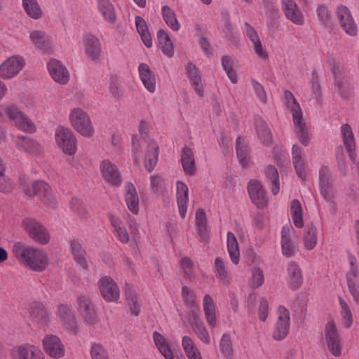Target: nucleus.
Masks as SVG:
<instances>
[{"instance_id":"nucleus-34","label":"nucleus","mask_w":359,"mask_h":359,"mask_svg":"<svg viewBox=\"0 0 359 359\" xmlns=\"http://www.w3.org/2000/svg\"><path fill=\"white\" fill-rule=\"evenodd\" d=\"M158 146L155 141H149L145 149L144 166L147 171L151 172L158 161Z\"/></svg>"},{"instance_id":"nucleus-35","label":"nucleus","mask_w":359,"mask_h":359,"mask_svg":"<svg viewBox=\"0 0 359 359\" xmlns=\"http://www.w3.org/2000/svg\"><path fill=\"white\" fill-rule=\"evenodd\" d=\"M287 280L290 287L297 289L303 282L302 272L299 264L295 262H290L287 266Z\"/></svg>"},{"instance_id":"nucleus-20","label":"nucleus","mask_w":359,"mask_h":359,"mask_svg":"<svg viewBox=\"0 0 359 359\" xmlns=\"http://www.w3.org/2000/svg\"><path fill=\"white\" fill-rule=\"evenodd\" d=\"M248 191L252 202L259 208L268 203V198L260 181L252 180L248 184Z\"/></svg>"},{"instance_id":"nucleus-8","label":"nucleus","mask_w":359,"mask_h":359,"mask_svg":"<svg viewBox=\"0 0 359 359\" xmlns=\"http://www.w3.org/2000/svg\"><path fill=\"white\" fill-rule=\"evenodd\" d=\"M24 191L28 196H39L47 205L53 207L55 205V198L52 193L51 188L44 181L32 182L25 186Z\"/></svg>"},{"instance_id":"nucleus-11","label":"nucleus","mask_w":359,"mask_h":359,"mask_svg":"<svg viewBox=\"0 0 359 359\" xmlns=\"http://www.w3.org/2000/svg\"><path fill=\"white\" fill-rule=\"evenodd\" d=\"M29 41L36 49L46 53H50L55 49L53 36L42 30L29 32Z\"/></svg>"},{"instance_id":"nucleus-40","label":"nucleus","mask_w":359,"mask_h":359,"mask_svg":"<svg viewBox=\"0 0 359 359\" xmlns=\"http://www.w3.org/2000/svg\"><path fill=\"white\" fill-rule=\"evenodd\" d=\"M255 126L259 138L265 145H270L272 142V134L265 121L257 116L255 118Z\"/></svg>"},{"instance_id":"nucleus-29","label":"nucleus","mask_w":359,"mask_h":359,"mask_svg":"<svg viewBox=\"0 0 359 359\" xmlns=\"http://www.w3.org/2000/svg\"><path fill=\"white\" fill-rule=\"evenodd\" d=\"M203 309L208 325L213 328L216 326L218 314L216 303L210 294H205L203 299Z\"/></svg>"},{"instance_id":"nucleus-3","label":"nucleus","mask_w":359,"mask_h":359,"mask_svg":"<svg viewBox=\"0 0 359 359\" xmlns=\"http://www.w3.org/2000/svg\"><path fill=\"white\" fill-rule=\"evenodd\" d=\"M71 126L81 136L90 138L95 134V129L89 114L81 107L72 109L69 114Z\"/></svg>"},{"instance_id":"nucleus-22","label":"nucleus","mask_w":359,"mask_h":359,"mask_svg":"<svg viewBox=\"0 0 359 359\" xmlns=\"http://www.w3.org/2000/svg\"><path fill=\"white\" fill-rule=\"evenodd\" d=\"M319 187L320 194L325 200L332 202L334 193L332 188L331 172L328 168L322 166L319 170Z\"/></svg>"},{"instance_id":"nucleus-54","label":"nucleus","mask_w":359,"mask_h":359,"mask_svg":"<svg viewBox=\"0 0 359 359\" xmlns=\"http://www.w3.org/2000/svg\"><path fill=\"white\" fill-rule=\"evenodd\" d=\"M348 262L349 264V270L346 273V280L358 279L359 266L356 257L353 255L348 253Z\"/></svg>"},{"instance_id":"nucleus-51","label":"nucleus","mask_w":359,"mask_h":359,"mask_svg":"<svg viewBox=\"0 0 359 359\" xmlns=\"http://www.w3.org/2000/svg\"><path fill=\"white\" fill-rule=\"evenodd\" d=\"M236 149L238 161L241 165L245 167L250 163V157L245 140L242 137H238L236 143Z\"/></svg>"},{"instance_id":"nucleus-5","label":"nucleus","mask_w":359,"mask_h":359,"mask_svg":"<svg viewBox=\"0 0 359 359\" xmlns=\"http://www.w3.org/2000/svg\"><path fill=\"white\" fill-rule=\"evenodd\" d=\"M57 145L67 155L74 156L77 151V139L74 133L63 126L57 127L55 132Z\"/></svg>"},{"instance_id":"nucleus-62","label":"nucleus","mask_w":359,"mask_h":359,"mask_svg":"<svg viewBox=\"0 0 359 359\" xmlns=\"http://www.w3.org/2000/svg\"><path fill=\"white\" fill-rule=\"evenodd\" d=\"M251 83L257 97L264 104L267 102V96L262 85L255 79L251 80Z\"/></svg>"},{"instance_id":"nucleus-58","label":"nucleus","mask_w":359,"mask_h":359,"mask_svg":"<svg viewBox=\"0 0 359 359\" xmlns=\"http://www.w3.org/2000/svg\"><path fill=\"white\" fill-rule=\"evenodd\" d=\"M70 208L78 217L84 218L87 215V208L83 201L77 198H72L70 202Z\"/></svg>"},{"instance_id":"nucleus-16","label":"nucleus","mask_w":359,"mask_h":359,"mask_svg":"<svg viewBox=\"0 0 359 359\" xmlns=\"http://www.w3.org/2000/svg\"><path fill=\"white\" fill-rule=\"evenodd\" d=\"M100 172L102 179L107 183L119 187L121 178L118 166L109 159H104L100 163Z\"/></svg>"},{"instance_id":"nucleus-19","label":"nucleus","mask_w":359,"mask_h":359,"mask_svg":"<svg viewBox=\"0 0 359 359\" xmlns=\"http://www.w3.org/2000/svg\"><path fill=\"white\" fill-rule=\"evenodd\" d=\"M337 15L342 29L351 36L358 34V27L349 9L344 6H339Z\"/></svg>"},{"instance_id":"nucleus-63","label":"nucleus","mask_w":359,"mask_h":359,"mask_svg":"<svg viewBox=\"0 0 359 359\" xmlns=\"http://www.w3.org/2000/svg\"><path fill=\"white\" fill-rule=\"evenodd\" d=\"M317 15L320 21L328 25L331 22V13L327 7L319 6L317 8Z\"/></svg>"},{"instance_id":"nucleus-45","label":"nucleus","mask_w":359,"mask_h":359,"mask_svg":"<svg viewBox=\"0 0 359 359\" xmlns=\"http://www.w3.org/2000/svg\"><path fill=\"white\" fill-rule=\"evenodd\" d=\"M163 19L168 27L173 32H178L181 25L177 18L175 11L168 6H163L161 8Z\"/></svg>"},{"instance_id":"nucleus-59","label":"nucleus","mask_w":359,"mask_h":359,"mask_svg":"<svg viewBox=\"0 0 359 359\" xmlns=\"http://www.w3.org/2000/svg\"><path fill=\"white\" fill-rule=\"evenodd\" d=\"M264 281V277L262 271L259 268H253L251 270V277L250 278V286L255 289L260 287Z\"/></svg>"},{"instance_id":"nucleus-12","label":"nucleus","mask_w":359,"mask_h":359,"mask_svg":"<svg viewBox=\"0 0 359 359\" xmlns=\"http://www.w3.org/2000/svg\"><path fill=\"white\" fill-rule=\"evenodd\" d=\"M277 321L273 331V338L280 341L288 334L290 327V313L287 309L283 306H279L277 310Z\"/></svg>"},{"instance_id":"nucleus-4","label":"nucleus","mask_w":359,"mask_h":359,"mask_svg":"<svg viewBox=\"0 0 359 359\" xmlns=\"http://www.w3.org/2000/svg\"><path fill=\"white\" fill-rule=\"evenodd\" d=\"M110 222L116 238L123 244H126L129 242L130 235L134 240H136L140 235V226L134 217L128 216V219L127 220L130 231V234L128 233L123 222L116 215H111Z\"/></svg>"},{"instance_id":"nucleus-30","label":"nucleus","mask_w":359,"mask_h":359,"mask_svg":"<svg viewBox=\"0 0 359 359\" xmlns=\"http://www.w3.org/2000/svg\"><path fill=\"white\" fill-rule=\"evenodd\" d=\"M97 11L104 22L115 24L117 15L115 7L110 0H95Z\"/></svg>"},{"instance_id":"nucleus-46","label":"nucleus","mask_w":359,"mask_h":359,"mask_svg":"<svg viewBox=\"0 0 359 359\" xmlns=\"http://www.w3.org/2000/svg\"><path fill=\"white\" fill-rule=\"evenodd\" d=\"M22 6L26 14L34 20L40 19L43 15L37 0H22Z\"/></svg>"},{"instance_id":"nucleus-27","label":"nucleus","mask_w":359,"mask_h":359,"mask_svg":"<svg viewBox=\"0 0 359 359\" xmlns=\"http://www.w3.org/2000/svg\"><path fill=\"white\" fill-rule=\"evenodd\" d=\"M189 323L201 341L205 344H210L211 339L209 332L197 313L192 311L189 314Z\"/></svg>"},{"instance_id":"nucleus-7","label":"nucleus","mask_w":359,"mask_h":359,"mask_svg":"<svg viewBox=\"0 0 359 359\" xmlns=\"http://www.w3.org/2000/svg\"><path fill=\"white\" fill-rule=\"evenodd\" d=\"M26 65L25 57L20 55H13L0 64V78L3 80H10L16 77L24 69Z\"/></svg>"},{"instance_id":"nucleus-37","label":"nucleus","mask_w":359,"mask_h":359,"mask_svg":"<svg viewBox=\"0 0 359 359\" xmlns=\"http://www.w3.org/2000/svg\"><path fill=\"white\" fill-rule=\"evenodd\" d=\"M181 161L183 170L186 175H194L196 172L195 160L193 151L185 147L182 151Z\"/></svg>"},{"instance_id":"nucleus-31","label":"nucleus","mask_w":359,"mask_h":359,"mask_svg":"<svg viewBox=\"0 0 359 359\" xmlns=\"http://www.w3.org/2000/svg\"><path fill=\"white\" fill-rule=\"evenodd\" d=\"M138 72L140 79L147 90L150 93H155L156 90V79L154 73L149 65L145 63L140 64Z\"/></svg>"},{"instance_id":"nucleus-6","label":"nucleus","mask_w":359,"mask_h":359,"mask_svg":"<svg viewBox=\"0 0 359 359\" xmlns=\"http://www.w3.org/2000/svg\"><path fill=\"white\" fill-rule=\"evenodd\" d=\"M22 226L29 236L36 243L46 245L50 240L48 230L34 218L27 217L22 220Z\"/></svg>"},{"instance_id":"nucleus-13","label":"nucleus","mask_w":359,"mask_h":359,"mask_svg":"<svg viewBox=\"0 0 359 359\" xmlns=\"http://www.w3.org/2000/svg\"><path fill=\"white\" fill-rule=\"evenodd\" d=\"M79 44L88 58L95 62L100 60L102 45L100 39L95 35L90 33L83 34Z\"/></svg>"},{"instance_id":"nucleus-50","label":"nucleus","mask_w":359,"mask_h":359,"mask_svg":"<svg viewBox=\"0 0 359 359\" xmlns=\"http://www.w3.org/2000/svg\"><path fill=\"white\" fill-rule=\"evenodd\" d=\"M335 86L342 98H348L353 95V87L351 83L341 75H335Z\"/></svg>"},{"instance_id":"nucleus-23","label":"nucleus","mask_w":359,"mask_h":359,"mask_svg":"<svg viewBox=\"0 0 359 359\" xmlns=\"http://www.w3.org/2000/svg\"><path fill=\"white\" fill-rule=\"evenodd\" d=\"M294 229L290 224L283 226L281 230V248L283 255L291 257L295 254V245L292 242Z\"/></svg>"},{"instance_id":"nucleus-17","label":"nucleus","mask_w":359,"mask_h":359,"mask_svg":"<svg viewBox=\"0 0 359 359\" xmlns=\"http://www.w3.org/2000/svg\"><path fill=\"white\" fill-rule=\"evenodd\" d=\"M43 348L52 358L60 359L65 354V348L60 339L54 334H46L42 340Z\"/></svg>"},{"instance_id":"nucleus-41","label":"nucleus","mask_w":359,"mask_h":359,"mask_svg":"<svg viewBox=\"0 0 359 359\" xmlns=\"http://www.w3.org/2000/svg\"><path fill=\"white\" fill-rule=\"evenodd\" d=\"M158 44L159 48L168 57L174 54V45L168 32L159 30L157 33Z\"/></svg>"},{"instance_id":"nucleus-64","label":"nucleus","mask_w":359,"mask_h":359,"mask_svg":"<svg viewBox=\"0 0 359 359\" xmlns=\"http://www.w3.org/2000/svg\"><path fill=\"white\" fill-rule=\"evenodd\" d=\"M13 187L11 179L6 177L2 171H0V191L8 193L13 190Z\"/></svg>"},{"instance_id":"nucleus-57","label":"nucleus","mask_w":359,"mask_h":359,"mask_svg":"<svg viewBox=\"0 0 359 359\" xmlns=\"http://www.w3.org/2000/svg\"><path fill=\"white\" fill-rule=\"evenodd\" d=\"M220 347L226 359H234V351L231 346L230 337L228 334H223L220 341Z\"/></svg>"},{"instance_id":"nucleus-36","label":"nucleus","mask_w":359,"mask_h":359,"mask_svg":"<svg viewBox=\"0 0 359 359\" xmlns=\"http://www.w3.org/2000/svg\"><path fill=\"white\" fill-rule=\"evenodd\" d=\"M340 323L343 327L349 329L354 322V317L350 305L342 297H339Z\"/></svg>"},{"instance_id":"nucleus-44","label":"nucleus","mask_w":359,"mask_h":359,"mask_svg":"<svg viewBox=\"0 0 359 359\" xmlns=\"http://www.w3.org/2000/svg\"><path fill=\"white\" fill-rule=\"evenodd\" d=\"M227 251L231 261L234 264L240 262V250L236 237L232 232H228L226 235Z\"/></svg>"},{"instance_id":"nucleus-10","label":"nucleus","mask_w":359,"mask_h":359,"mask_svg":"<svg viewBox=\"0 0 359 359\" xmlns=\"http://www.w3.org/2000/svg\"><path fill=\"white\" fill-rule=\"evenodd\" d=\"M325 337L328 350L334 356L339 357L342 353L343 344L333 319L329 320L325 325Z\"/></svg>"},{"instance_id":"nucleus-28","label":"nucleus","mask_w":359,"mask_h":359,"mask_svg":"<svg viewBox=\"0 0 359 359\" xmlns=\"http://www.w3.org/2000/svg\"><path fill=\"white\" fill-rule=\"evenodd\" d=\"M176 200L179 214L182 218H184L189 204V189L187 185L182 181L176 182Z\"/></svg>"},{"instance_id":"nucleus-42","label":"nucleus","mask_w":359,"mask_h":359,"mask_svg":"<svg viewBox=\"0 0 359 359\" xmlns=\"http://www.w3.org/2000/svg\"><path fill=\"white\" fill-rule=\"evenodd\" d=\"M318 229L313 224L305 229L302 241L306 250L310 251L316 247L318 238Z\"/></svg>"},{"instance_id":"nucleus-43","label":"nucleus","mask_w":359,"mask_h":359,"mask_svg":"<svg viewBox=\"0 0 359 359\" xmlns=\"http://www.w3.org/2000/svg\"><path fill=\"white\" fill-rule=\"evenodd\" d=\"M290 214L294 225L299 229H302L304 225L303 208L300 201L297 199H293L290 205Z\"/></svg>"},{"instance_id":"nucleus-15","label":"nucleus","mask_w":359,"mask_h":359,"mask_svg":"<svg viewBox=\"0 0 359 359\" xmlns=\"http://www.w3.org/2000/svg\"><path fill=\"white\" fill-rule=\"evenodd\" d=\"M52 79L60 85H66L70 80V73L66 66L57 59H50L46 65Z\"/></svg>"},{"instance_id":"nucleus-21","label":"nucleus","mask_w":359,"mask_h":359,"mask_svg":"<svg viewBox=\"0 0 359 359\" xmlns=\"http://www.w3.org/2000/svg\"><path fill=\"white\" fill-rule=\"evenodd\" d=\"M14 144L19 151L30 154L38 155L43 151L41 144L37 140L23 135L16 137Z\"/></svg>"},{"instance_id":"nucleus-38","label":"nucleus","mask_w":359,"mask_h":359,"mask_svg":"<svg viewBox=\"0 0 359 359\" xmlns=\"http://www.w3.org/2000/svg\"><path fill=\"white\" fill-rule=\"evenodd\" d=\"M135 24L138 34L140 35L142 41L147 48H151L153 46L152 39L149 29L148 25L145 20L141 16L135 18Z\"/></svg>"},{"instance_id":"nucleus-33","label":"nucleus","mask_w":359,"mask_h":359,"mask_svg":"<svg viewBox=\"0 0 359 359\" xmlns=\"http://www.w3.org/2000/svg\"><path fill=\"white\" fill-rule=\"evenodd\" d=\"M292 161L297 175L302 180H306V172L304 161V152L302 147L294 144L292 149Z\"/></svg>"},{"instance_id":"nucleus-2","label":"nucleus","mask_w":359,"mask_h":359,"mask_svg":"<svg viewBox=\"0 0 359 359\" xmlns=\"http://www.w3.org/2000/svg\"><path fill=\"white\" fill-rule=\"evenodd\" d=\"M284 97L287 108L292 114L297 135L301 143L304 146H307L310 142V137L306 124L303 120V112L302 108L290 91L285 90Z\"/></svg>"},{"instance_id":"nucleus-47","label":"nucleus","mask_w":359,"mask_h":359,"mask_svg":"<svg viewBox=\"0 0 359 359\" xmlns=\"http://www.w3.org/2000/svg\"><path fill=\"white\" fill-rule=\"evenodd\" d=\"M214 271L219 282L224 285L229 283L230 275L228 266L225 262L221 258H216L214 262Z\"/></svg>"},{"instance_id":"nucleus-53","label":"nucleus","mask_w":359,"mask_h":359,"mask_svg":"<svg viewBox=\"0 0 359 359\" xmlns=\"http://www.w3.org/2000/svg\"><path fill=\"white\" fill-rule=\"evenodd\" d=\"M71 246L76 262H78L83 268H86L88 266V261L82 250L81 243L79 241H74L72 242Z\"/></svg>"},{"instance_id":"nucleus-32","label":"nucleus","mask_w":359,"mask_h":359,"mask_svg":"<svg viewBox=\"0 0 359 359\" xmlns=\"http://www.w3.org/2000/svg\"><path fill=\"white\" fill-rule=\"evenodd\" d=\"M152 337L155 346L159 353L165 359H174L173 349L168 339L156 331L153 332Z\"/></svg>"},{"instance_id":"nucleus-56","label":"nucleus","mask_w":359,"mask_h":359,"mask_svg":"<svg viewBox=\"0 0 359 359\" xmlns=\"http://www.w3.org/2000/svg\"><path fill=\"white\" fill-rule=\"evenodd\" d=\"M92 359H110L107 350L99 343H93L90 348Z\"/></svg>"},{"instance_id":"nucleus-25","label":"nucleus","mask_w":359,"mask_h":359,"mask_svg":"<svg viewBox=\"0 0 359 359\" xmlns=\"http://www.w3.org/2000/svg\"><path fill=\"white\" fill-rule=\"evenodd\" d=\"M124 197L128 209L134 215H138L140 211V197L136 187L132 182L124 185Z\"/></svg>"},{"instance_id":"nucleus-9","label":"nucleus","mask_w":359,"mask_h":359,"mask_svg":"<svg viewBox=\"0 0 359 359\" xmlns=\"http://www.w3.org/2000/svg\"><path fill=\"white\" fill-rule=\"evenodd\" d=\"M7 117L10 123L18 130L32 134L36 131V126L25 114L15 108H8Z\"/></svg>"},{"instance_id":"nucleus-1","label":"nucleus","mask_w":359,"mask_h":359,"mask_svg":"<svg viewBox=\"0 0 359 359\" xmlns=\"http://www.w3.org/2000/svg\"><path fill=\"white\" fill-rule=\"evenodd\" d=\"M12 251L18 262L32 271H43L48 266V254L43 250L17 242L13 245Z\"/></svg>"},{"instance_id":"nucleus-24","label":"nucleus","mask_w":359,"mask_h":359,"mask_svg":"<svg viewBox=\"0 0 359 359\" xmlns=\"http://www.w3.org/2000/svg\"><path fill=\"white\" fill-rule=\"evenodd\" d=\"M282 9L287 19L297 25L304 23V17L294 0H281Z\"/></svg>"},{"instance_id":"nucleus-14","label":"nucleus","mask_w":359,"mask_h":359,"mask_svg":"<svg viewBox=\"0 0 359 359\" xmlns=\"http://www.w3.org/2000/svg\"><path fill=\"white\" fill-rule=\"evenodd\" d=\"M102 298L107 302H117L120 297V290L116 283L109 276L102 277L97 283Z\"/></svg>"},{"instance_id":"nucleus-18","label":"nucleus","mask_w":359,"mask_h":359,"mask_svg":"<svg viewBox=\"0 0 359 359\" xmlns=\"http://www.w3.org/2000/svg\"><path fill=\"white\" fill-rule=\"evenodd\" d=\"M185 70L189 83L196 94L202 97L205 94V83L202 79V73L193 63L188 62L185 65Z\"/></svg>"},{"instance_id":"nucleus-52","label":"nucleus","mask_w":359,"mask_h":359,"mask_svg":"<svg viewBox=\"0 0 359 359\" xmlns=\"http://www.w3.org/2000/svg\"><path fill=\"white\" fill-rule=\"evenodd\" d=\"M265 175L271 185V192L277 195L280 190L279 176L277 169L273 165H268L265 169Z\"/></svg>"},{"instance_id":"nucleus-39","label":"nucleus","mask_w":359,"mask_h":359,"mask_svg":"<svg viewBox=\"0 0 359 359\" xmlns=\"http://www.w3.org/2000/svg\"><path fill=\"white\" fill-rule=\"evenodd\" d=\"M58 313L65 327L69 330L75 331L77 327V321L72 313L70 307L68 305H60L58 309Z\"/></svg>"},{"instance_id":"nucleus-55","label":"nucleus","mask_w":359,"mask_h":359,"mask_svg":"<svg viewBox=\"0 0 359 359\" xmlns=\"http://www.w3.org/2000/svg\"><path fill=\"white\" fill-rule=\"evenodd\" d=\"M85 322L90 327L97 328L101 326L100 320L94 309V308H89L82 313Z\"/></svg>"},{"instance_id":"nucleus-60","label":"nucleus","mask_w":359,"mask_h":359,"mask_svg":"<svg viewBox=\"0 0 359 359\" xmlns=\"http://www.w3.org/2000/svg\"><path fill=\"white\" fill-rule=\"evenodd\" d=\"M347 285L353 302L359 306V280H350L347 281Z\"/></svg>"},{"instance_id":"nucleus-61","label":"nucleus","mask_w":359,"mask_h":359,"mask_svg":"<svg viewBox=\"0 0 359 359\" xmlns=\"http://www.w3.org/2000/svg\"><path fill=\"white\" fill-rule=\"evenodd\" d=\"M256 55L261 59L266 60L268 57L266 51L264 49L259 36H256L250 39Z\"/></svg>"},{"instance_id":"nucleus-48","label":"nucleus","mask_w":359,"mask_h":359,"mask_svg":"<svg viewBox=\"0 0 359 359\" xmlns=\"http://www.w3.org/2000/svg\"><path fill=\"white\" fill-rule=\"evenodd\" d=\"M235 65V60L229 56H224L222 58V68L226 72L228 79L233 84H236L238 81L237 72L234 69Z\"/></svg>"},{"instance_id":"nucleus-49","label":"nucleus","mask_w":359,"mask_h":359,"mask_svg":"<svg viewBox=\"0 0 359 359\" xmlns=\"http://www.w3.org/2000/svg\"><path fill=\"white\" fill-rule=\"evenodd\" d=\"M34 345L29 343H25L13 346L10 350L11 359H27Z\"/></svg>"},{"instance_id":"nucleus-26","label":"nucleus","mask_w":359,"mask_h":359,"mask_svg":"<svg viewBox=\"0 0 359 359\" xmlns=\"http://www.w3.org/2000/svg\"><path fill=\"white\" fill-rule=\"evenodd\" d=\"M343 142L346 151L348 153L349 158L353 165L358 168L359 163L357 161L355 153V140L351 127L348 124H345L341 127Z\"/></svg>"}]
</instances>
